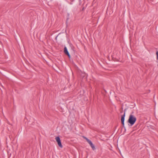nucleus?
I'll return each instance as SVG.
<instances>
[{
	"instance_id": "obj_6",
	"label": "nucleus",
	"mask_w": 158,
	"mask_h": 158,
	"mask_svg": "<svg viewBox=\"0 0 158 158\" xmlns=\"http://www.w3.org/2000/svg\"><path fill=\"white\" fill-rule=\"evenodd\" d=\"M156 59L158 60V51L156 52Z\"/></svg>"
},
{
	"instance_id": "obj_5",
	"label": "nucleus",
	"mask_w": 158,
	"mask_h": 158,
	"mask_svg": "<svg viewBox=\"0 0 158 158\" xmlns=\"http://www.w3.org/2000/svg\"><path fill=\"white\" fill-rule=\"evenodd\" d=\"M88 143L89 144L90 146L92 148V149L93 150H94L95 149V148L94 147V146L92 142L90 140L89 141V142Z\"/></svg>"
},
{
	"instance_id": "obj_3",
	"label": "nucleus",
	"mask_w": 158,
	"mask_h": 158,
	"mask_svg": "<svg viewBox=\"0 0 158 158\" xmlns=\"http://www.w3.org/2000/svg\"><path fill=\"white\" fill-rule=\"evenodd\" d=\"M55 139L57 143V144L60 148H62L63 146L61 144V140L59 136H57L56 137Z\"/></svg>"
},
{
	"instance_id": "obj_9",
	"label": "nucleus",
	"mask_w": 158,
	"mask_h": 158,
	"mask_svg": "<svg viewBox=\"0 0 158 158\" xmlns=\"http://www.w3.org/2000/svg\"><path fill=\"white\" fill-rule=\"evenodd\" d=\"M122 111H121V113H122Z\"/></svg>"
},
{
	"instance_id": "obj_8",
	"label": "nucleus",
	"mask_w": 158,
	"mask_h": 158,
	"mask_svg": "<svg viewBox=\"0 0 158 158\" xmlns=\"http://www.w3.org/2000/svg\"><path fill=\"white\" fill-rule=\"evenodd\" d=\"M57 36H56V38H55V39H56V40H57Z\"/></svg>"
},
{
	"instance_id": "obj_2",
	"label": "nucleus",
	"mask_w": 158,
	"mask_h": 158,
	"mask_svg": "<svg viewBox=\"0 0 158 158\" xmlns=\"http://www.w3.org/2000/svg\"><path fill=\"white\" fill-rule=\"evenodd\" d=\"M127 110V109H125L124 110V113L121 116V122L123 126V127L125 129V130L126 131V129L124 126V120H125V113L126 111Z\"/></svg>"
},
{
	"instance_id": "obj_1",
	"label": "nucleus",
	"mask_w": 158,
	"mask_h": 158,
	"mask_svg": "<svg viewBox=\"0 0 158 158\" xmlns=\"http://www.w3.org/2000/svg\"><path fill=\"white\" fill-rule=\"evenodd\" d=\"M134 113L133 111L131 112L127 121V122L130 124L131 126L133 125L136 121V117L133 114Z\"/></svg>"
},
{
	"instance_id": "obj_10",
	"label": "nucleus",
	"mask_w": 158,
	"mask_h": 158,
	"mask_svg": "<svg viewBox=\"0 0 158 158\" xmlns=\"http://www.w3.org/2000/svg\"><path fill=\"white\" fill-rule=\"evenodd\" d=\"M157 66H158V64H157Z\"/></svg>"
},
{
	"instance_id": "obj_4",
	"label": "nucleus",
	"mask_w": 158,
	"mask_h": 158,
	"mask_svg": "<svg viewBox=\"0 0 158 158\" xmlns=\"http://www.w3.org/2000/svg\"><path fill=\"white\" fill-rule=\"evenodd\" d=\"M64 53L68 56L69 58H70L71 57L70 55L68 52L67 49L66 47H65L64 48Z\"/></svg>"
},
{
	"instance_id": "obj_7",
	"label": "nucleus",
	"mask_w": 158,
	"mask_h": 158,
	"mask_svg": "<svg viewBox=\"0 0 158 158\" xmlns=\"http://www.w3.org/2000/svg\"><path fill=\"white\" fill-rule=\"evenodd\" d=\"M84 138H85V139H86V141L88 142V143L89 142V141H90V140H89L87 138H86L85 137Z\"/></svg>"
}]
</instances>
